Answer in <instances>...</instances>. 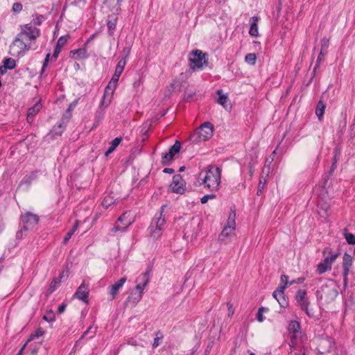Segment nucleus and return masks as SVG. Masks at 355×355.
Instances as JSON below:
<instances>
[{"instance_id":"c03bdc74","label":"nucleus","mask_w":355,"mask_h":355,"mask_svg":"<svg viewBox=\"0 0 355 355\" xmlns=\"http://www.w3.org/2000/svg\"><path fill=\"white\" fill-rule=\"evenodd\" d=\"M44 335V331L41 329H37L34 333H32L30 335L29 339L28 340L27 343L31 341V340H33L36 338L41 337Z\"/></svg>"},{"instance_id":"79ce46f5","label":"nucleus","mask_w":355,"mask_h":355,"mask_svg":"<svg viewBox=\"0 0 355 355\" xmlns=\"http://www.w3.org/2000/svg\"><path fill=\"white\" fill-rule=\"evenodd\" d=\"M44 20V17L42 15H35L33 16L32 23L35 25H41Z\"/></svg>"},{"instance_id":"f704fd0d","label":"nucleus","mask_w":355,"mask_h":355,"mask_svg":"<svg viewBox=\"0 0 355 355\" xmlns=\"http://www.w3.org/2000/svg\"><path fill=\"white\" fill-rule=\"evenodd\" d=\"M78 225H79V221L78 220H76L74 225H73L71 230L70 231H69L65 236L64 237L63 239V243L64 244H67V243L69 241V240L71 239V237L72 236V235L74 234V232L77 230L78 227Z\"/></svg>"},{"instance_id":"de8ad7c7","label":"nucleus","mask_w":355,"mask_h":355,"mask_svg":"<svg viewBox=\"0 0 355 355\" xmlns=\"http://www.w3.org/2000/svg\"><path fill=\"white\" fill-rule=\"evenodd\" d=\"M62 48V47L59 46L57 44L55 45V49H54V51H53V55H52V57L51 58V61L55 62L57 60V58H58V55H59V54H60V53L61 51Z\"/></svg>"},{"instance_id":"a211bd4d","label":"nucleus","mask_w":355,"mask_h":355,"mask_svg":"<svg viewBox=\"0 0 355 355\" xmlns=\"http://www.w3.org/2000/svg\"><path fill=\"white\" fill-rule=\"evenodd\" d=\"M125 282L126 277H123L109 287V293L112 296L111 300H113L115 298L118 294L119 290L123 286Z\"/></svg>"},{"instance_id":"393cba45","label":"nucleus","mask_w":355,"mask_h":355,"mask_svg":"<svg viewBox=\"0 0 355 355\" xmlns=\"http://www.w3.org/2000/svg\"><path fill=\"white\" fill-rule=\"evenodd\" d=\"M41 108L42 105L37 103L28 109L27 112V121L28 123H32L34 116L40 110Z\"/></svg>"},{"instance_id":"4be33fe9","label":"nucleus","mask_w":355,"mask_h":355,"mask_svg":"<svg viewBox=\"0 0 355 355\" xmlns=\"http://www.w3.org/2000/svg\"><path fill=\"white\" fill-rule=\"evenodd\" d=\"M259 21V17L257 16H254L250 18V27L249 30V34L252 37H258L259 31H258V22Z\"/></svg>"},{"instance_id":"bb28decb","label":"nucleus","mask_w":355,"mask_h":355,"mask_svg":"<svg viewBox=\"0 0 355 355\" xmlns=\"http://www.w3.org/2000/svg\"><path fill=\"white\" fill-rule=\"evenodd\" d=\"M105 107L98 106L94 115V125H98L105 116Z\"/></svg>"},{"instance_id":"423d86ee","label":"nucleus","mask_w":355,"mask_h":355,"mask_svg":"<svg viewBox=\"0 0 355 355\" xmlns=\"http://www.w3.org/2000/svg\"><path fill=\"white\" fill-rule=\"evenodd\" d=\"M338 295V291L332 284H325L320 287L317 291V296L329 303L332 302Z\"/></svg>"},{"instance_id":"13d9d810","label":"nucleus","mask_w":355,"mask_h":355,"mask_svg":"<svg viewBox=\"0 0 355 355\" xmlns=\"http://www.w3.org/2000/svg\"><path fill=\"white\" fill-rule=\"evenodd\" d=\"M304 280H305L304 277H298L297 279L291 280L289 282V284L291 286V285L295 284H302L304 282Z\"/></svg>"},{"instance_id":"7ed1b4c3","label":"nucleus","mask_w":355,"mask_h":355,"mask_svg":"<svg viewBox=\"0 0 355 355\" xmlns=\"http://www.w3.org/2000/svg\"><path fill=\"white\" fill-rule=\"evenodd\" d=\"M213 135V127L211 123L205 122L197 128L191 135V140L194 143L206 141Z\"/></svg>"},{"instance_id":"cd10ccee","label":"nucleus","mask_w":355,"mask_h":355,"mask_svg":"<svg viewBox=\"0 0 355 355\" xmlns=\"http://www.w3.org/2000/svg\"><path fill=\"white\" fill-rule=\"evenodd\" d=\"M325 109H326L325 103H324L323 101L320 100L317 103L315 110V114L320 121H321L322 119Z\"/></svg>"},{"instance_id":"9b49d317","label":"nucleus","mask_w":355,"mask_h":355,"mask_svg":"<svg viewBox=\"0 0 355 355\" xmlns=\"http://www.w3.org/2000/svg\"><path fill=\"white\" fill-rule=\"evenodd\" d=\"M180 142L176 141L175 144L171 146L168 152L163 153L162 155V164L164 166L169 165L171 162L173 160V157L180 152Z\"/></svg>"},{"instance_id":"f8f14e48","label":"nucleus","mask_w":355,"mask_h":355,"mask_svg":"<svg viewBox=\"0 0 355 355\" xmlns=\"http://www.w3.org/2000/svg\"><path fill=\"white\" fill-rule=\"evenodd\" d=\"M172 191L176 193L182 194L186 191V182L180 174L173 177L172 182L170 184Z\"/></svg>"},{"instance_id":"e433bc0d","label":"nucleus","mask_w":355,"mask_h":355,"mask_svg":"<svg viewBox=\"0 0 355 355\" xmlns=\"http://www.w3.org/2000/svg\"><path fill=\"white\" fill-rule=\"evenodd\" d=\"M329 40L324 37L321 40V49H320V55H324L327 53V51L329 48Z\"/></svg>"},{"instance_id":"e2e57ef3","label":"nucleus","mask_w":355,"mask_h":355,"mask_svg":"<svg viewBox=\"0 0 355 355\" xmlns=\"http://www.w3.org/2000/svg\"><path fill=\"white\" fill-rule=\"evenodd\" d=\"M288 345L291 349H295L297 347V342L296 340H293L291 339Z\"/></svg>"},{"instance_id":"0eeeda50","label":"nucleus","mask_w":355,"mask_h":355,"mask_svg":"<svg viewBox=\"0 0 355 355\" xmlns=\"http://www.w3.org/2000/svg\"><path fill=\"white\" fill-rule=\"evenodd\" d=\"M295 300L298 306H300L301 309L304 311L309 318L314 316L312 310L309 309L310 302L306 297V291L305 290L297 291L295 295Z\"/></svg>"},{"instance_id":"a878e982","label":"nucleus","mask_w":355,"mask_h":355,"mask_svg":"<svg viewBox=\"0 0 355 355\" xmlns=\"http://www.w3.org/2000/svg\"><path fill=\"white\" fill-rule=\"evenodd\" d=\"M67 119H62V120L56 123L53 128L52 132L54 135H61L66 128Z\"/></svg>"},{"instance_id":"473e14b6","label":"nucleus","mask_w":355,"mask_h":355,"mask_svg":"<svg viewBox=\"0 0 355 355\" xmlns=\"http://www.w3.org/2000/svg\"><path fill=\"white\" fill-rule=\"evenodd\" d=\"M97 331V327H93L92 325L89 326L87 329L82 334L79 340L76 342V344H78L80 340L85 338L87 335H89V338H92L95 336Z\"/></svg>"},{"instance_id":"2f4dec72","label":"nucleus","mask_w":355,"mask_h":355,"mask_svg":"<svg viewBox=\"0 0 355 355\" xmlns=\"http://www.w3.org/2000/svg\"><path fill=\"white\" fill-rule=\"evenodd\" d=\"M37 178L36 172H31L30 174L26 175L20 182L19 187H21L24 184H26L29 186L33 180H35Z\"/></svg>"},{"instance_id":"603ef678","label":"nucleus","mask_w":355,"mask_h":355,"mask_svg":"<svg viewBox=\"0 0 355 355\" xmlns=\"http://www.w3.org/2000/svg\"><path fill=\"white\" fill-rule=\"evenodd\" d=\"M107 28L110 32V34L113 33V31L116 28V22L114 21H109L107 24Z\"/></svg>"},{"instance_id":"c9c22d12","label":"nucleus","mask_w":355,"mask_h":355,"mask_svg":"<svg viewBox=\"0 0 355 355\" xmlns=\"http://www.w3.org/2000/svg\"><path fill=\"white\" fill-rule=\"evenodd\" d=\"M331 269V268L330 266H329L324 261H322L318 265L317 272L318 274L321 275Z\"/></svg>"},{"instance_id":"c756f323","label":"nucleus","mask_w":355,"mask_h":355,"mask_svg":"<svg viewBox=\"0 0 355 355\" xmlns=\"http://www.w3.org/2000/svg\"><path fill=\"white\" fill-rule=\"evenodd\" d=\"M288 331L289 333L301 334V327L299 322L292 320L288 326Z\"/></svg>"},{"instance_id":"a19ab883","label":"nucleus","mask_w":355,"mask_h":355,"mask_svg":"<svg viewBox=\"0 0 355 355\" xmlns=\"http://www.w3.org/2000/svg\"><path fill=\"white\" fill-rule=\"evenodd\" d=\"M257 56L254 53H248L245 57V61L252 65L256 62Z\"/></svg>"},{"instance_id":"5fc2aeb1","label":"nucleus","mask_w":355,"mask_h":355,"mask_svg":"<svg viewBox=\"0 0 355 355\" xmlns=\"http://www.w3.org/2000/svg\"><path fill=\"white\" fill-rule=\"evenodd\" d=\"M160 334V332H157L156 334V337L154 338V341H153V347H157V346L159 345V340L162 338V335L161 334L160 336H158V335Z\"/></svg>"},{"instance_id":"39448f33","label":"nucleus","mask_w":355,"mask_h":355,"mask_svg":"<svg viewBox=\"0 0 355 355\" xmlns=\"http://www.w3.org/2000/svg\"><path fill=\"white\" fill-rule=\"evenodd\" d=\"M40 35V29L33 26L31 23L21 26V32L17 35L28 42V41H33L36 40Z\"/></svg>"},{"instance_id":"7c9ffc66","label":"nucleus","mask_w":355,"mask_h":355,"mask_svg":"<svg viewBox=\"0 0 355 355\" xmlns=\"http://www.w3.org/2000/svg\"><path fill=\"white\" fill-rule=\"evenodd\" d=\"M150 281V274L148 271H146L139 275L137 279V282L146 287Z\"/></svg>"},{"instance_id":"6e6552de","label":"nucleus","mask_w":355,"mask_h":355,"mask_svg":"<svg viewBox=\"0 0 355 355\" xmlns=\"http://www.w3.org/2000/svg\"><path fill=\"white\" fill-rule=\"evenodd\" d=\"M190 67L193 70L202 69L206 64L205 54L200 50L193 51L189 58Z\"/></svg>"},{"instance_id":"ea45409f","label":"nucleus","mask_w":355,"mask_h":355,"mask_svg":"<svg viewBox=\"0 0 355 355\" xmlns=\"http://www.w3.org/2000/svg\"><path fill=\"white\" fill-rule=\"evenodd\" d=\"M129 51H130V50H129V49H128V51H127V55H126L124 58H121V59L118 62V63H117V64H116V67H115V68H116V69H120V70H121V71H123L124 68H125V64H126V58H127V56H128V53H129Z\"/></svg>"},{"instance_id":"2eb2a0df","label":"nucleus","mask_w":355,"mask_h":355,"mask_svg":"<svg viewBox=\"0 0 355 355\" xmlns=\"http://www.w3.org/2000/svg\"><path fill=\"white\" fill-rule=\"evenodd\" d=\"M126 214L123 213L117 220L116 225L112 228V232L116 233L117 232H125L126 229L131 225L132 222L129 220L125 221Z\"/></svg>"},{"instance_id":"37998d69","label":"nucleus","mask_w":355,"mask_h":355,"mask_svg":"<svg viewBox=\"0 0 355 355\" xmlns=\"http://www.w3.org/2000/svg\"><path fill=\"white\" fill-rule=\"evenodd\" d=\"M268 311V309L267 308H264V307H260L258 310V312L257 313V320L260 322H262L265 318L263 315V313L264 311Z\"/></svg>"},{"instance_id":"f3484780","label":"nucleus","mask_w":355,"mask_h":355,"mask_svg":"<svg viewBox=\"0 0 355 355\" xmlns=\"http://www.w3.org/2000/svg\"><path fill=\"white\" fill-rule=\"evenodd\" d=\"M234 232L235 231L232 230L231 229L223 228L218 236L219 241L225 244L229 243L235 236Z\"/></svg>"},{"instance_id":"72a5a7b5","label":"nucleus","mask_w":355,"mask_h":355,"mask_svg":"<svg viewBox=\"0 0 355 355\" xmlns=\"http://www.w3.org/2000/svg\"><path fill=\"white\" fill-rule=\"evenodd\" d=\"M216 94H218V98L216 100V102L221 105L223 107H226V105L228 101V96L226 94H224L222 89H218L216 91Z\"/></svg>"},{"instance_id":"aec40b11","label":"nucleus","mask_w":355,"mask_h":355,"mask_svg":"<svg viewBox=\"0 0 355 355\" xmlns=\"http://www.w3.org/2000/svg\"><path fill=\"white\" fill-rule=\"evenodd\" d=\"M71 57L76 60L86 59L89 57V54L85 48H80L78 49L70 51Z\"/></svg>"},{"instance_id":"0e129e2a","label":"nucleus","mask_w":355,"mask_h":355,"mask_svg":"<svg viewBox=\"0 0 355 355\" xmlns=\"http://www.w3.org/2000/svg\"><path fill=\"white\" fill-rule=\"evenodd\" d=\"M67 305L65 304H62L58 306V311L59 313H62L66 309Z\"/></svg>"},{"instance_id":"bf43d9fd","label":"nucleus","mask_w":355,"mask_h":355,"mask_svg":"<svg viewBox=\"0 0 355 355\" xmlns=\"http://www.w3.org/2000/svg\"><path fill=\"white\" fill-rule=\"evenodd\" d=\"M55 315L52 313H51L49 315H45L43 316V320L48 322H53L55 320Z\"/></svg>"},{"instance_id":"412c9836","label":"nucleus","mask_w":355,"mask_h":355,"mask_svg":"<svg viewBox=\"0 0 355 355\" xmlns=\"http://www.w3.org/2000/svg\"><path fill=\"white\" fill-rule=\"evenodd\" d=\"M16 67L15 60L12 58H6L3 61V65L0 67V73L4 74L7 70L13 69Z\"/></svg>"},{"instance_id":"f257e3e1","label":"nucleus","mask_w":355,"mask_h":355,"mask_svg":"<svg viewBox=\"0 0 355 355\" xmlns=\"http://www.w3.org/2000/svg\"><path fill=\"white\" fill-rule=\"evenodd\" d=\"M221 180V170L216 166H209L205 175L200 174L199 184L211 191L219 189Z\"/></svg>"},{"instance_id":"1a4fd4ad","label":"nucleus","mask_w":355,"mask_h":355,"mask_svg":"<svg viewBox=\"0 0 355 355\" xmlns=\"http://www.w3.org/2000/svg\"><path fill=\"white\" fill-rule=\"evenodd\" d=\"M353 257L347 252H345L343 256L342 262L343 285L345 288L347 287L348 284V276L349 275L351 268L353 265Z\"/></svg>"},{"instance_id":"a18cd8bd","label":"nucleus","mask_w":355,"mask_h":355,"mask_svg":"<svg viewBox=\"0 0 355 355\" xmlns=\"http://www.w3.org/2000/svg\"><path fill=\"white\" fill-rule=\"evenodd\" d=\"M69 37V35H62L59 37L57 41L56 44L59 46L63 47L66 43L67 42L68 38Z\"/></svg>"},{"instance_id":"69168bd1","label":"nucleus","mask_w":355,"mask_h":355,"mask_svg":"<svg viewBox=\"0 0 355 355\" xmlns=\"http://www.w3.org/2000/svg\"><path fill=\"white\" fill-rule=\"evenodd\" d=\"M291 340H296L300 336L301 334L289 333Z\"/></svg>"},{"instance_id":"680f3d73","label":"nucleus","mask_w":355,"mask_h":355,"mask_svg":"<svg viewBox=\"0 0 355 355\" xmlns=\"http://www.w3.org/2000/svg\"><path fill=\"white\" fill-rule=\"evenodd\" d=\"M146 287L142 286V285H140V284H138L136 285V290L138 291L139 294L143 295L144 290Z\"/></svg>"},{"instance_id":"09e8293b","label":"nucleus","mask_w":355,"mask_h":355,"mask_svg":"<svg viewBox=\"0 0 355 355\" xmlns=\"http://www.w3.org/2000/svg\"><path fill=\"white\" fill-rule=\"evenodd\" d=\"M288 276L286 275H282L280 279V284L279 286H286V288L291 286L289 284Z\"/></svg>"},{"instance_id":"c85d7f7f","label":"nucleus","mask_w":355,"mask_h":355,"mask_svg":"<svg viewBox=\"0 0 355 355\" xmlns=\"http://www.w3.org/2000/svg\"><path fill=\"white\" fill-rule=\"evenodd\" d=\"M122 139L121 137H116L110 143V147L107 150V151L105 153V156H108L110 154L113 153L116 147L120 144L121 142Z\"/></svg>"},{"instance_id":"ddd939ff","label":"nucleus","mask_w":355,"mask_h":355,"mask_svg":"<svg viewBox=\"0 0 355 355\" xmlns=\"http://www.w3.org/2000/svg\"><path fill=\"white\" fill-rule=\"evenodd\" d=\"M286 286H279L278 288L273 292V297L278 302L281 307H286L288 304L286 299L284 290Z\"/></svg>"},{"instance_id":"8fccbe9b","label":"nucleus","mask_w":355,"mask_h":355,"mask_svg":"<svg viewBox=\"0 0 355 355\" xmlns=\"http://www.w3.org/2000/svg\"><path fill=\"white\" fill-rule=\"evenodd\" d=\"M216 198L215 194H207L202 196L200 199V202L202 204H205L208 202L209 200L214 199Z\"/></svg>"},{"instance_id":"dca6fc26","label":"nucleus","mask_w":355,"mask_h":355,"mask_svg":"<svg viewBox=\"0 0 355 355\" xmlns=\"http://www.w3.org/2000/svg\"><path fill=\"white\" fill-rule=\"evenodd\" d=\"M73 296L74 297L83 302H87V298L89 296V289L88 286L85 284V281H83V283L77 288Z\"/></svg>"},{"instance_id":"f03ea898","label":"nucleus","mask_w":355,"mask_h":355,"mask_svg":"<svg viewBox=\"0 0 355 355\" xmlns=\"http://www.w3.org/2000/svg\"><path fill=\"white\" fill-rule=\"evenodd\" d=\"M164 207L165 206H162L160 211L155 215L148 229L150 236L155 240L161 238L166 227V220L163 217Z\"/></svg>"},{"instance_id":"58836bf2","label":"nucleus","mask_w":355,"mask_h":355,"mask_svg":"<svg viewBox=\"0 0 355 355\" xmlns=\"http://www.w3.org/2000/svg\"><path fill=\"white\" fill-rule=\"evenodd\" d=\"M60 284V279H58L56 278L53 279L50 284L49 292L53 293V291H55L59 287Z\"/></svg>"},{"instance_id":"774afa93","label":"nucleus","mask_w":355,"mask_h":355,"mask_svg":"<svg viewBox=\"0 0 355 355\" xmlns=\"http://www.w3.org/2000/svg\"><path fill=\"white\" fill-rule=\"evenodd\" d=\"M163 172L165 173H174V170L171 168H165L164 170H163Z\"/></svg>"},{"instance_id":"052dcab7","label":"nucleus","mask_w":355,"mask_h":355,"mask_svg":"<svg viewBox=\"0 0 355 355\" xmlns=\"http://www.w3.org/2000/svg\"><path fill=\"white\" fill-rule=\"evenodd\" d=\"M266 183V179L261 178L260 180H259V189H258V191H257V193H259V192H261V189H263L265 184Z\"/></svg>"},{"instance_id":"5701e85b","label":"nucleus","mask_w":355,"mask_h":355,"mask_svg":"<svg viewBox=\"0 0 355 355\" xmlns=\"http://www.w3.org/2000/svg\"><path fill=\"white\" fill-rule=\"evenodd\" d=\"M224 228L231 229L235 231L236 230V211L235 210H231L230 211L228 218L227 220L226 225Z\"/></svg>"},{"instance_id":"b1692460","label":"nucleus","mask_w":355,"mask_h":355,"mask_svg":"<svg viewBox=\"0 0 355 355\" xmlns=\"http://www.w3.org/2000/svg\"><path fill=\"white\" fill-rule=\"evenodd\" d=\"M224 228L231 229L235 231L236 230V211L235 210H231L230 211L228 218L227 220L226 225Z\"/></svg>"},{"instance_id":"4468645a","label":"nucleus","mask_w":355,"mask_h":355,"mask_svg":"<svg viewBox=\"0 0 355 355\" xmlns=\"http://www.w3.org/2000/svg\"><path fill=\"white\" fill-rule=\"evenodd\" d=\"M123 73V71L115 68L114 73L105 87V93L110 92L111 95H112L116 88L118 81L119 78Z\"/></svg>"},{"instance_id":"9d476101","label":"nucleus","mask_w":355,"mask_h":355,"mask_svg":"<svg viewBox=\"0 0 355 355\" xmlns=\"http://www.w3.org/2000/svg\"><path fill=\"white\" fill-rule=\"evenodd\" d=\"M38 216L31 212H27L21 216L22 229L24 231L33 229L38 223Z\"/></svg>"},{"instance_id":"49530a36","label":"nucleus","mask_w":355,"mask_h":355,"mask_svg":"<svg viewBox=\"0 0 355 355\" xmlns=\"http://www.w3.org/2000/svg\"><path fill=\"white\" fill-rule=\"evenodd\" d=\"M345 238L349 244H355V236L353 234L349 232L345 233Z\"/></svg>"},{"instance_id":"4c0bfd02","label":"nucleus","mask_w":355,"mask_h":355,"mask_svg":"<svg viewBox=\"0 0 355 355\" xmlns=\"http://www.w3.org/2000/svg\"><path fill=\"white\" fill-rule=\"evenodd\" d=\"M109 94V92L105 93V91L104 92V94L102 97L101 103L99 106H102L103 107H105V110L109 106V105L111 103V97L107 98V95Z\"/></svg>"},{"instance_id":"864d4df0","label":"nucleus","mask_w":355,"mask_h":355,"mask_svg":"<svg viewBox=\"0 0 355 355\" xmlns=\"http://www.w3.org/2000/svg\"><path fill=\"white\" fill-rule=\"evenodd\" d=\"M142 295H143L139 293H132L131 298L132 299L133 302L137 304L141 300Z\"/></svg>"},{"instance_id":"6ab92c4d","label":"nucleus","mask_w":355,"mask_h":355,"mask_svg":"<svg viewBox=\"0 0 355 355\" xmlns=\"http://www.w3.org/2000/svg\"><path fill=\"white\" fill-rule=\"evenodd\" d=\"M323 254L324 256L323 261H324L331 268L332 263L336 260L339 254H333L331 249L328 247L324 249Z\"/></svg>"},{"instance_id":"6e6d98bb","label":"nucleus","mask_w":355,"mask_h":355,"mask_svg":"<svg viewBox=\"0 0 355 355\" xmlns=\"http://www.w3.org/2000/svg\"><path fill=\"white\" fill-rule=\"evenodd\" d=\"M112 203H113V202L112 199L108 196L105 197L102 202L103 206L106 208H107Z\"/></svg>"},{"instance_id":"4d7b16f0","label":"nucleus","mask_w":355,"mask_h":355,"mask_svg":"<svg viewBox=\"0 0 355 355\" xmlns=\"http://www.w3.org/2000/svg\"><path fill=\"white\" fill-rule=\"evenodd\" d=\"M50 56H51V55L49 53L46 54V58H45L43 64H42V73L44 72L45 68L46 67V66L50 60Z\"/></svg>"},{"instance_id":"20e7f679","label":"nucleus","mask_w":355,"mask_h":355,"mask_svg":"<svg viewBox=\"0 0 355 355\" xmlns=\"http://www.w3.org/2000/svg\"><path fill=\"white\" fill-rule=\"evenodd\" d=\"M31 49V43L17 35L10 46V54L13 57H22Z\"/></svg>"},{"instance_id":"338daca9","label":"nucleus","mask_w":355,"mask_h":355,"mask_svg":"<svg viewBox=\"0 0 355 355\" xmlns=\"http://www.w3.org/2000/svg\"><path fill=\"white\" fill-rule=\"evenodd\" d=\"M227 306H228V315H229V316H230V315H233L234 310L232 308V305L231 304L228 303Z\"/></svg>"},{"instance_id":"3c124183","label":"nucleus","mask_w":355,"mask_h":355,"mask_svg":"<svg viewBox=\"0 0 355 355\" xmlns=\"http://www.w3.org/2000/svg\"><path fill=\"white\" fill-rule=\"evenodd\" d=\"M22 4L21 3H15L13 5H12V11L15 13H19L22 10Z\"/></svg>"}]
</instances>
